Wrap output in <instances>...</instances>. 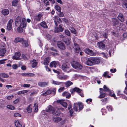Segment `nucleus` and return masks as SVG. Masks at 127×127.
<instances>
[{"label":"nucleus","instance_id":"1","mask_svg":"<svg viewBox=\"0 0 127 127\" xmlns=\"http://www.w3.org/2000/svg\"><path fill=\"white\" fill-rule=\"evenodd\" d=\"M22 18L20 16L17 17L15 19V25L16 26H19L17 28L18 31L20 33L22 32L23 31V28L27 26L26 20L24 18Z\"/></svg>","mask_w":127,"mask_h":127},{"label":"nucleus","instance_id":"2","mask_svg":"<svg viewBox=\"0 0 127 127\" xmlns=\"http://www.w3.org/2000/svg\"><path fill=\"white\" fill-rule=\"evenodd\" d=\"M70 65L68 63H64L62 65V70L64 72L69 73L71 71L70 68Z\"/></svg>","mask_w":127,"mask_h":127},{"label":"nucleus","instance_id":"3","mask_svg":"<svg viewBox=\"0 0 127 127\" xmlns=\"http://www.w3.org/2000/svg\"><path fill=\"white\" fill-rule=\"evenodd\" d=\"M71 64L72 67L77 70H80L82 68V66L78 62L74 61H72Z\"/></svg>","mask_w":127,"mask_h":127},{"label":"nucleus","instance_id":"4","mask_svg":"<svg viewBox=\"0 0 127 127\" xmlns=\"http://www.w3.org/2000/svg\"><path fill=\"white\" fill-rule=\"evenodd\" d=\"M79 106V110H81L83 108V105L81 102L74 103L73 106V109L74 110L77 112L78 111V107Z\"/></svg>","mask_w":127,"mask_h":127},{"label":"nucleus","instance_id":"5","mask_svg":"<svg viewBox=\"0 0 127 127\" xmlns=\"http://www.w3.org/2000/svg\"><path fill=\"white\" fill-rule=\"evenodd\" d=\"M56 89L55 88L53 89L52 90H48L45 93L42 94L41 95L46 96L52 93L53 95H54L56 93Z\"/></svg>","mask_w":127,"mask_h":127},{"label":"nucleus","instance_id":"6","mask_svg":"<svg viewBox=\"0 0 127 127\" xmlns=\"http://www.w3.org/2000/svg\"><path fill=\"white\" fill-rule=\"evenodd\" d=\"M85 51L86 54L92 56H94L95 55V53H94L92 50L89 49H86L85 50Z\"/></svg>","mask_w":127,"mask_h":127},{"label":"nucleus","instance_id":"7","mask_svg":"<svg viewBox=\"0 0 127 127\" xmlns=\"http://www.w3.org/2000/svg\"><path fill=\"white\" fill-rule=\"evenodd\" d=\"M100 95L98 97V98H102L104 97L106 95L105 93L104 92V89L102 88H100L99 89Z\"/></svg>","mask_w":127,"mask_h":127},{"label":"nucleus","instance_id":"8","mask_svg":"<svg viewBox=\"0 0 127 127\" xmlns=\"http://www.w3.org/2000/svg\"><path fill=\"white\" fill-rule=\"evenodd\" d=\"M13 22V20L11 19L9 20L7 25V29L8 30H10L12 28V24Z\"/></svg>","mask_w":127,"mask_h":127},{"label":"nucleus","instance_id":"9","mask_svg":"<svg viewBox=\"0 0 127 127\" xmlns=\"http://www.w3.org/2000/svg\"><path fill=\"white\" fill-rule=\"evenodd\" d=\"M82 90L77 87H75L74 89H72L71 90V93L74 94L75 92H76L78 93H80L82 92Z\"/></svg>","mask_w":127,"mask_h":127},{"label":"nucleus","instance_id":"10","mask_svg":"<svg viewBox=\"0 0 127 127\" xmlns=\"http://www.w3.org/2000/svg\"><path fill=\"white\" fill-rule=\"evenodd\" d=\"M46 111L47 112L53 113L55 111V109L51 106L49 105L46 108Z\"/></svg>","mask_w":127,"mask_h":127},{"label":"nucleus","instance_id":"11","mask_svg":"<svg viewBox=\"0 0 127 127\" xmlns=\"http://www.w3.org/2000/svg\"><path fill=\"white\" fill-rule=\"evenodd\" d=\"M98 45L99 48L100 49L103 50L105 48V45L104 43V41H101L98 42Z\"/></svg>","mask_w":127,"mask_h":127},{"label":"nucleus","instance_id":"12","mask_svg":"<svg viewBox=\"0 0 127 127\" xmlns=\"http://www.w3.org/2000/svg\"><path fill=\"white\" fill-rule=\"evenodd\" d=\"M6 51V48L4 46L0 48V56H4Z\"/></svg>","mask_w":127,"mask_h":127},{"label":"nucleus","instance_id":"13","mask_svg":"<svg viewBox=\"0 0 127 127\" xmlns=\"http://www.w3.org/2000/svg\"><path fill=\"white\" fill-rule=\"evenodd\" d=\"M48 82H41L38 83V85L41 87H44L47 86L48 84Z\"/></svg>","mask_w":127,"mask_h":127},{"label":"nucleus","instance_id":"14","mask_svg":"<svg viewBox=\"0 0 127 127\" xmlns=\"http://www.w3.org/2000/svg\"><path fill=\"white\" fill-rule=\"evenodd\" d=\"M86 64L88 65L91 66L94 65L93 58H90L88 59L86 61Z\"/></svg>","mask_w":127,"mask_h":127},{"label":"nucleus","instance_id":"15","mask_svg":"<svg viewBox=\"0 0 127 127\" xmlns=\"http://www.w3.org/2000/svg\"><path fill=\"white\" fill-rule=\"evenodd\" d=\"M53 19L54 20V21L55 25L57 26H58L57 22L58 23H60L61 22V21L60 18L59 17L57 16H55L53 17Z\"/></svg>","mask_w":127,"mask_h":127},{"label":"nucleus","instance_id":"16","mask_svg":"<svg viewBox=\"0 0 127 127\" xmlns=\"http://www.w3.org/2000/svg\"><path fill=\"white\" fill-rule=\"evenodd\" d=\"M58 47L61 49L64 50L65 49V46L63 43L60 41H58L57 43Z\"/></svg>","mask_w":127,"mask_h":127},{"label":"nucleus","instance_id":"17","mask_svg":"<svg viewBox=\"0 0 127 127\" xmlns=\"http://www.w3.org/2000/svg\"><path fill=\"white\" fill-rule=\"evenodd\" d=\"M63 29L61 25H60L58 27H55V32H62L63 31Z\"/></svg>","mask_w":127,"mask_h":127},{"label":"nucleus","instance_id":"18","mask_svg":"<svg viewBox=\"0 0 127 127\" xmlns=\"http://www.w3.org/2000/svg\"><path fill=\"white\" fill-rule=\"evenodd\" d=\"M57 102L59 103H60L62 106L65 108L67 107V103L64 102V101L63 100H59L57 101Z\"/></svg>","mask_w":127,"mask_h":127},{"label":"nucleus","instance_id":"19","mask_svg":"<svg viewBox=\"0 0 127 127\" xmlns=\"http://www.w3.org/2000/svg\"><path fill=\"white\" fill-rule=\"evenodd\" d=\"M112 22L113 26H116V25H118L119 21L117 18H113L112 19Z\"/></svg>","mask_w":127,"mask_h":127},{"label":"nucleus","instance_id":"20","mask_svg":"<svg viewBox=\"0 0 127 127\" xmlns=\"http://www.w3.org/2000/svg\"><path fill=\"white\" fill-rule=\"evenodd\" d=\"M34 74L30 73H23L21 74V75L23 76H34Z\"/></svg>","mask_w":127,"mask_h":127},{"label":"nucleus","instance_id":"21","mask_svg":"<svg viewBox=\"0 0 127 127\" xmlns=\"http://www.w3.org/2000/svg\"><path fill=\"white\" fill-rule=\"evenodd\" d=\"M42 16V15L41 14H39L34 17V19L36 21H39Z\"/></svg>","mask_w":127,"mask_h":127},{"label":"nucleus","instance_id":"22","mask_svg":"<svg viewBox=\"0 0 127 127\" xmlns=\"http://www.w3.org/2000/svg\"><path fill=\"white\" fill-rule=\"evenodd\" d=\"M117 18L119 20L122 22H123L125 20L124 16L122 13H120Z\"/></svg>","mask_w":127,"mask_h":127},{"label":"nucleus","instance_id":"23","mask_svg":"<svg viewBox=\"0 0 127 127\" xmlns=\"http://www.w3.org/2000/svg\"><path fill=\"white\" fill-rule=\"evenodd\" d=\"M94 65L95 64H98L100 62V60L97 58H92Z\"/></svg>","mask_w":127,"mask_h":127},{"label":"nucleus","instance_id":"24","mask_svg":"<svg viewBox=\"0 0 127 127\" xmlns=\"http://www.w3.org/2000/svg\"><path fill=\"white\" fill-rule=\"evenodd\" d=\"M62 95L63 96H65L66 98H69L71 97L70 94L67 92H64L62 93Z\"/></svg>","mask_w":127,"mask_h":127},{"label":"nucleus","instance_id":"25","mask_svg":"<svg viewBox=\"0 0 127 127\" xmlns=\"http://www.w3.org/2000/svg\"><path fill=\"white\" fill-rule=\"evenodd\" d=\"M74 46L75 49V52L77 53H78L80 51V49L79 47V46L77 44L74 43Z\"/></svg>","mask_w":127,"mask_h":127},{"label":"nucleus","instance_id":"26","mask_svg":"<svg viewBox=\"0 0 127 127\" xmlns=\"http://www.w3.org/2000/svg\"><path fill=\"white\" fill-rule=\"evenodd\" d=\"M2 14L4 15H8L9 13V10L8 9H4L2 10Z\"/></svg>","mask_w":127,"mask_h":127},{"label":"nucleus","instance_id":"27","mask_svg":"<svg viewBox=\"0 0 127 127\" xmlns=\"http://www.w3.org/2000/svg\"><path fill=\"white\" fill-rule=\"evenodd\" d=\"M40 25L44 28H48L46 23L44 21H43L41 22Z\"/></svg>","mask_w":127,"mask_h":127},{"label":"nucleus","instance_id":"28","mask_svg":"<svg viewBox=\"0 0 127 127\" xmlns=\"http://www.w3.org/2000/svg\"><path fill=\"white\" fill-rule=\"evenodd\" d=\"M65 85L66 87H68L73 84V83L70 81H68L65 83Z\"/></svg>","mask_w":127,"mask_h":127},{"label":"nucleus","instance_id":"29","mask_svg":"<svg viewBox=\"0 0 127 127\" xmlns=\"http://www.w3.org/2000/svg\"><path fill=\"white\" fill-rule=\"evenodd\" d=\"M57 63L56 62L54 61L51 62L50 65V66L51 67H56Z\"/></svg>","mask_w":127,"mask_h":127},{"label":"nucleus","instance_id":"30","mask_svg":"<svg viewBox=\"0 0 127 127\" xmlns=\"http://www.w3.org/2000/svg\"><path fill=\"white\" fill-rule=\"evenodd\" d=\"M49 62V58H47L45 59L44 62V64L46 65H48Z\"/></svg>","mask_w":127,"mask_h":127},{"label":"nucleus","instance_id":"31","mask_svg":"<svg viewBox=\"0 0 127 127\" xmlns=\"http://www.w3.org/2000/svg\"><path fill=\"white\" fill-rule=\"evenodd\" d=\"M22 43L23 45L25 47H27L29 45L28 41L24 40L23 39Z\"/></svg>","mask_w":127,"mask_h":127},{"label":"nucleus","instance_id":"32","mask_svg":"<svg viewBox=\"0 0 127 127\" xmlns=\"http://www.w3.org/2000/svg\"><path fill=\"white\" fill-rule=\"evenodd\" d=\"M53 121L55 123H58L61 121V119L60 118H54L53 117Z\"/></svg>","mask_w":127,"mask_h":127},{"label":"nucleus","instance_id":"33","mask_svg":"<svg viewBox=\"0 0 127 127\" xmlns=\"http://www.w3.org/2000/svg\"><path fill=\"white\" fill-rule=\"evenodd\" d=\"M23 39L19 37L16 38L14 40V42L15 43H17L22 41L23 40Z\"/></svg>","mask_w":127,"mask_h":127},{"label":"nucleus","instance_id":"34","mask_svg":"<svg viewBox=\"0 0 127 127\" xmlns=\"http://www.w3.org/2000/svg\"><path fill=\"white\" fill-rule=\"evenodd\" d=\"M0 77L4 78H8L9 77V75L5 73H0Z\"/></svg>","mask_w":127,"mask_h":127},{"label":"nucleus","instance_id":"35","mask_svg":"<svg viewBox=\"0 0 127 127\" xmlns=\"http://www.w3.org/2000/svg\"><path fill=\"white\" fill-rule=\"evenodd\" d=\"M52 84L56 85H59L63 84L62 82H59L58 81H55L54 80L52 81Z\"/></svg>","mask_w":127,"mask_h":127},{"label":"nucleus","instance_id":"36","mask_svg":"<svg viewBox=\"0 0 127 127\" xmlns=\"http://www.w3.org/2000/svg\"><path fill=\"white\" fill-rule=\"evenodd\" d=\"M31 106L32 105H30L27 108V111L29 113H31L32 112V107H31Z\"/></svg>","mask_w":127,"mask_h":127},{"label":"nucleus","instance_id":"37","mask_svg":"<svg viewBox=\"0 0 127 127\" xmlns=\"http://www.w3.org/2000/svg\"><path fill=\"white\" fill-rule=\"evenodd\" d=\"M15 125L16 127H22V125L20 124L18 121H17L15 123Z\"/></svg>","mask_w":127,"mask_h":127},{"label":"nucleus","instance_id":"38","mask_svg":"<svg viewBox=\"0 0 127 127\" xmlns=\"http://www.w3.org/2000/svg\"><path fill=\"white\" fill-rule=\"evenodd\" d=\"M33 108L34 111L36 112H37L38 110V104L37 103H36L34 104Z\"/></svg>","mask_w":127,"mask_h":127},{"label":"nucleus","instance_id":"39","mask_svg":"<svg viewBox=\"0 0 127 127\" xmlns=\"http://www.w3.org/2000/svg\"><path fill=\"white\" fill-rule=\"evenodd\" d=\"M28 92V91L27 90H24L22 91H20L18 93V95H21L22 94H24L26 93H27Z\"/></svg>","mask_w":127,"mask_h":127},{"label":"nucleus","instance_id":"40","mask_svg":"<svg viewBox=\"0 0 127 127\" xmlns=\"http://www.w3.org/2000/svg\"><path fill=\"white\" fill-rule=\"evenodd\" d=\"M103 88L104 89V92L105 91L110 92V91L109 89L105 85L104 86Z\"/></svg>","mask_w":127,"mask_h":127},{"label":"nucleus","instance_id":"41","mask_svg":"<svg viewBox=\"0 0 127 127\" xmlns=\"http://www.w3.org/2000/svg\"><path fill=\"white\" fill-rule=\"evenodd\" d=\"M55 8L56 10L58 12H60L61 11V8L58 5H56L55 6Z\"/></svg>","mask_w":127,"mask_h":127},{"label":"nucleus","instance_id":"42","mask_svg":"<svg viewBox=\"0 0 127 127\" xmlns=\"http://www.w3.org/2000/svg\"><path fill=\"white\" fill-rule=\"evenodd\" d=\"M71 40L70 39H67L65 41V43L67 45H69L71 43Z\"/></svg>","mask_w":127,"mask_h":127},{"label":"nucleus","instance_id":"43","mask_svg":"<svg viewBox=\"0 0 127 127\" xmlns=\"http://www.w3.org/2000/svg\"><path fill=\"white\" fill-rule=\"evenodd\" d=\"M109 92L110 96L114 97L115 99H117V97L116 96V95L112 93V92L111 91Z\"/></svg>","mask_w":127,"mask_h":127},{"label":"nucleus","instance_id":"44","mask_svg":"<svg viewBox=\"0 0 127 127\" xmlns=\"http://www.w3.org/2000/svg\"><path fill=\"white\" fill-rule=\"evenodd\" d=\"M18 1L17 0H14L12 1V5L13 6H16L18 3Z\"/></svg>","mask_w":127,"mask_h":127},{"label":"nucleus","instance_id":"45","mask_svg":"<svg viewBox=\"0 0 127 127\" xmlns=\"http://www.w3.org/2000/svg\"><path fill=\"white\" fill-rule=\"evenodd\" d=\"M4 101L3 100L0 99V107L2 108L3 107V105L4 103Z\"/></svg>","mask_w":127,"mask_h":127},{"label":"nucleus","instance_id":"46","mask_svg":"<svg viewBox=\"0 0 127 127\" xmlns=\"http://www.w3.org/2000/svg\"><path fill=\"white\" fill-rule=\"evenodd\" d=\"M12 59L14 60H19L20 59V58L15 55L13 56Z\"/></svg>","mask_w":127,"mask_h":127},{"label":"nucleus","instance_id":"47","mask_svg":"<svg viewBox=\"0 0 127 127\" xmlns=\"http://www.w3.org/2000/svg\"><path fill=\"white\" fill-rule=\"evenodd\" d=\"M7 108L11 110H13L14 108V107L13 106L11 105H7Z\"/></svg>","mask_w":127,"mask_h":127},{"label":"nucleus","instance_id":"48","mask_svg":"<svg viewBox=\"0 0 127 127\" xmlns=\"http://www.w3.org/2000/svg\"><path fill=\"white\" fill-rule=\"evenodd\" d=\"M60 112L59 110L57 109L54 113V115L56 116H58L60 115Z\"/></svg>","mask_w":127,"mask_h":127},{"label":"nucleus","instance_id":"49","mask_svg":"<svg viewBox=\"0 0 127 127\" xmlns=\"http://www.w3.org/2000/svg\"><path fill=\"white\" fill-rule=\"evenodd\" d=\"M106 108L109 111H111L113 110V108L111 105H110L109 106H107Z\"/></svg>","mask_w":127,"mask_h":127},{"label":"nucleus","instance_id":"50","mask_svg":"<svg viewBox=\"0 0 127 127\" xmlns=\"http://www.w3.org/2000/svg\"><path fill=\"white\" fill-rule=\"evenodd\" d=\"M6 59H4L0 60V64H2L5 63V61L6 60Z\"/></svg>","mask_w":127,"mask_h":127},{"label":"nucleus","instance_id":"51","mask_svg":"<svg viewBox=\"0 0 127 127\" xmlns=\"http://www.w3.org/2000/svg\"><path fill=\"white\" fill-rule=\"evenodd\" d=\"M69 77V76L67 75H63V77L62 78V80H66Z\"/></svg>","mask_w":127,"mask_h":127},{"label":"nucleus","instance_id":"52","mask_svg":"<svg viewBox=\"0 0 127 127\" xmlns=\"http://www.w3.org/2000/svg\"><path fill=\"white\" fill-rule=\"evenodd\" d=\"M37 64V63L36 62H35L33 63L32 65V67H34L36 66Z\"/></svg>","mask_w":127,"mask_h":127},{"label":"nucleus","instance_id":"53","mask_svg":"<svg viewBox=\"0 0 127 127\" xmlns=\"http://www.w3.org/2000/svg\"><path fill=\"white\" fill-rule=\"evenodd\" d=\"M65 34L68 36H70V32L68 30H65Z\"/></svg>","mask_w":127,"mask_h":127},{"label":"nucleus","instance_id":"54","mask_svg":"<svg viewBox=\"0 0 127 127\" xmlns=\"http://www.w3.org/2000/svg\"><path fill=\"white\" fill-rule=\"evenodd\" d=\"M102 102H104V104H106L107 102V98H105L101 100Z\"/></svg>","mask_w":127,"mask_h":127},{"label":"nucleus","instance_id":"55","mask_svg":"<svg viewBox=\"0 0 127 127\" xmlns=\"http://www.w3.org/2000/svg\"><path fill=\"white\" fill-rule=\"evenodd\" d=\"M103 115H105L106 113V110L105 109H102L101 110Z\"/></svg>","mask_w":127,"mask_h":127},{"label":"nucleus","instance_id":"56","mask_svg":"<svg viewBox=\"0 0 127 127\" xmlns=\"http://www.w3.org/2000/svg\"><path fill=\"white\" fill-rule=\"evenodd\" d=\"M64 87H61L59 89L58 92L60 93L62 92L64 90Z\"/></svg>","mask_w":127,"mask_h":127},{"label":"nucleus","instance_id":"57","mask_svg":"<svg viewBox=\"0 0 127 127\" xmlns=\"http://www.w3.org/2000/svg\"><path fill=\"white\" fill-rule=\"evenodd\" d=\"M125 84L126 85V87L125 88V91H124V93L125 94H126L127 93L125 91H127V80L126 81H125Z\"/></svg>","mask_w":127,"mask_h":127},{"label":"nucleus","instance_id":"58","mask_svg":"<svg viewBox=\"0 0 127 127\" xmlns=\"http://www.w3.org/2000/svg\"><path fill=\"white\" fill-rule=\"evenodd\" d=\"M12 68L14 69H16L18 68L17 65L16 64H13L12 66Z\"/></svg>","mask_w":127,"mask_h":127},{"label":"nucleus","instance_id":"59","mask_svg":"<svg viewBox=\"0 0 127 127\" xmlns=\"http://www.w3.org/2000/svg\"><path fill=\"white\" fill-rule=\"evenodd\" d=\"M70 31L72 33H73L74 34H75L76 33V30L74 29H72Z\"/></svg>","mask_w":127,"mask_h":127},{"label":"nucleus","instance_id":"60","mask_svg":"<svg viewBox=\"0 0 127 127\" xmlns=\"http://www.w3.org/2000/svg\"><path fill=\"white\" fill-rule=\"evenodd\" d=\"M123 6L124 8H126L127 9V3L124 2L123 4Z\"/></svg>","mask_w":127,"mask_h":127},{"label":"nucleus","instance_id":"61","mask_svg":"<svg viewBox=\"0 0 127 127\" xmlns=\"http://www.w3.org/2000/svg\"><path fill=\"white\" fill-rule=\"evenodd\" d=\"M22 58L24 60H27L28 59L27 57L24 54L22 55Z\"/></svg>","mask_w":127,"mask_h":127},{"label":"nucleus","instance_id":"62","mask_svg":"<svg viewBox=\"0 0 127 127\" xmlns=\"http://www.w3.org/2000/svg\"><path fill=\"white\" fill-rule=\"evenodd\" d=\"M59 12V13L58 14L59 16L61 17H63L64 16V15L63 12H61V11L60 12Z\"/></svg>","mask_w":127,"mask_h":127},{"label":"nucleus","instance_id":"63","mask_svg":"<svg viewBox=\"0 0 127 127\" xmlns=\"http://www.w3.org/2000/svg\"><path fill=\"white\" fill-rule=\"evenodd\" d=\"M15 55H16L17 56H18L19 57L21 55L20 53L19 52H16L15 53Z\"/></svg>","mask_w":127,"mask_h":127},{"label":"nucleus","instance_id":"64","mask_svg":"<svg viewBox=\"0 0 127 127\" xmlns=\"http://www.w3.org/2000/svg\"><path fill=\"white\" fill-rule=\"evenodd\" d=\"M14 97V96L13 95H11V96H8L7 97V99L8 100H10L12 99Z\"/></svg>","mask_w":127,"mask_h":127}]
</instances>
